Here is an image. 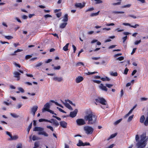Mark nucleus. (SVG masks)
<instances>
[{
	"mask_svg": "<svg viewBox=\"0 0 148 148\" xmlns=\"http://www.w3.org/2000/svg\"><path fill=\"white\" fill-rule=\"evenodd\" d=\"M18 136H17L15 135L13 136H12V137L11 138H10L11 140H15L18 139Z\"/></svg>",
	"mask_w": 148,
	"mask_h": 148,
	"instance_id": "nucleus-33",
	"label": "nucleus"
},
{
	"mask_svg": "<svg viewBox=\"0 0 148 148\" xmlns=\"http://www.w3.org/2000/svg\"><path fill=\"white\" fill-rule=\"evenodd\" d=\"M123 25L125 26H129L131 27L134 28H136L137 27L139 26V25L138 24H135L134 26H133L131 25L130 24L127 23H123Z\"/></svg>",
	"mask_w": 148,
	"mask_h": 148,
	"instance_id": "nucleus-11",
	"label": "nucleus"
},
{
	"mask_svg": "<svg viewBox=\"0 0 148 148\" xmlns=\"http://www.w3.org/2000/svg\"><path fill=\"white\" fill-rule=\"evenodd\" d=\"M146 133V132H143L140 136V139L139 140V136L138 134L136 136L135 140L137 142V144L138 148H143L146 145L147 140L145 139Z\"/></svg>",
	"mask_w": 148,
	"mask_h": 148,
	"instance_id": "nucleus-2",
	"label": "nucleus"
},
{
	"mask_svg": "<svg viewBox=\"0 0 148 148\" xmlns=\"http://www.w3.org/2000/svg\"><path fill=\"white\" fill-rule=\"evenodd\" d=\"M14 77L17 78V80H19L20 79V75L21 74L18 72L15 71L13 73Z\"/></svg>",
	"mask_w": 148,
	"mask_h": 148,
	"instance_id": "nucleus-8",
	"label": "nucleus"
},
{
	"mask_svg": "<svg viewBox=\"0 0 148 148\" xmlns=\"http://www.w3.org/2000/svg\"><path fill=\"white\" fill-rule=\"evenodd\" d=\"M98 73L97 72H95V71L92 72H88L85 73V74H86V75H92V74H94L95 73Z\"/></svg>",
	"mask_w": 148,
	"mask_h": 148,
	"instance_id": "nucleus-32",
	"label": "nucleus"
},
{
	"mask_svg": "<svg viewBox=\"0 0 148 148\" xmlns=\"http://www.w3.org/2000/svg\"><path fill=\"white\" fill-rule=\"evenodd\" d=\"M34 146L36 148L38 147L39 146V144L38 142H36L34 143Z\"/></svg>",
	"mask_w": 148,
	"mask_h": 148,
	"instance_id": "nucleus-62",
	"label": "nucleus"
},
{
	"mask_svg": "<svg viewBox=\"0 0 148 148\" xmlns=\"http://www.w3.org/2000/svg\"><path fill=\"white\" fill-rule=\"evenodd\" d=\"M56 15L57 17L59 18L62 15V14H61V12H59V13H57L56 14Z\"/></svg>",
	"mask_w": 148,
	"mask_h": 148,
	"instance_id": "nucleus-52",
	"label": "nucleus"
},
{
	"mask_svg": "<svg viewBox=\"0 0 148 148\" xmlns=\"http://www.w3.org/2000/svg\"><path fill=\"white\" fill-rule=\"evenodd\" d=\"M53 79L55 81H57L59 82H61L63 79L62 77H55L53 78Z\"/></svg>",
	"mask_w": 148,
	"mask_h": 148,
	"instance_id": "nucleus-17",
	"label": "nucleus"
},
{
	"mask_svg": "<svg viewBox=\"0 0 148 148\" xmlns=\"http://www.w3.org/2000/svg\"><path fill=\"white\" fill-rule=\"evenodd\" d=\"M141 42V40H136L134 42V44L135 45H137Z\"/></svg>",
	"mask_w": 148,
	"mask_h": 148,
	"instance_id": "nucleus-42",
	"label": "nucleus"
},
{
	"mask_svg": "<svg viewBox=\"0 0 148 148\" xmlns=\"http://www.w3.org/2000/svg\"><path fill=\"white\" fill-rule=\"evenodd\" d=\"M22 51V50L18 49L17 50H16V51H14V53L11 54L10 55H11V56L15 55H16L15 53H17V52H21V51Z\"/></svg>",
	"mask_w": 148,
	"mask_h": 148,
	"instance_id": "nucleus-29",
	"label": "nucleus"
},
{
	"mask_svg": "<svg viewBox=\"0 0 148 148\" xmlns=\"http://www.w3.org/2000/svg\"><path fill=\"white\" fill-rule=\"evenodd\" d=\"M32 122L29 125V126L28 127V128L27 129V132L28 134L29 133L30 130L32 128Z\"/></svg>",
	"mask_w": 148,
	"mask_h": 148,
	"instance_id": "nucleus-28",
	"label": "nucleus"
},
{
	"mask_svg": "<svg viewBox=\"0 0 148 148\" xmlns=\"http://www.w3.org/2000/svg\"><path fill=\"white\" fill-rule=\"evenodd\" d=\"M101 79L103 81H109L110 80V79L106 76L104 77H101Z\"/></svg>",
	"mask_w": 148,
	"mask_h": 148,
	"instance_id": "nucleus-19",
	"label": "nucleus"
},
{
	"mask_svg": "<svg viewBox=\"0 0 148 148\" xmlns=\"http://www.w3.org/2000/svg\"><path fill=\"white\" fill-rule=\"evenodd\" d=\"M72 47L73 49V52L74 53H75V51L76 50V48L75 47V46L74 45H72Z\"/></svg>",
	"mask_w": 148,
	"mask_h": 148,
	"instance_id": "nucleus-57",
	"label": "nucleus"
},
{
	"mask_svg": "<svg viewBox=\"0 0 148 148\" xmlns=\"http://www.w3.org/2000/svg\"><path fill=\"white\" fill-rule=\"evenodd\" d=\"M47 127L48 128L50 129V130L52 131H53L54 130L53 127L47 125Z\"/></svg>",
	"mask_w": 148,
	"mask_h": 148,
	"instance_id": "nucleus-45",
	"label": "nucleus"
},
{
	"mask_svg": "<svg viewBox=\"0 0 148 148\" xmlns=\"http://www.w3.org/2000/svg\"><path fill=\"white\" fill-rule=\"evenodd\" d=\"M147 116L146 117V120L144 122V124L146 126H147L148 125V112H147Z\"/></svg>",
	"mask_w": 148,
	"mask_h": 148,
	"instance_id": "nucleus-27",
	"label": "nucleus"
},
{
	"mask_svg": "<svg viewBox=\"0 0 148 148\" xmlns=\"http://www.w3.org/2000/svg\"><path fill=\"white\" fill-rule=\"evenodd\" d=\"M18 90H19L20 92H24V90L21 87H19L18 88Z\"/></svg>",
	"mask_w": 148,
	"mask_h": 148,
	"instance_id": "nucleus-44",
	"label": "nucleus"
},
{
	"mask_svg": "<svg viewBox=\"0 0 148 148\" xmlns=\"http://www.w3.org/2000/svg\"><path fill=\"white\" fill-rule=\"evenodd\" d=\"M127 36H125V37L123 38V42H125V40H126V39L127 38Z\"/></svg>",
	"mask_w": 148,
	"mask_h": 148,
	"instance_id": "nucleus-58",
	"label": "nucleus"
},
{
	"mask_svg": "<svg viewBox=\"0 0 148 148\" xmlns=\"http://www.w3.org/2000/svg\"><path fill=\"white\" fill-rule=\"evenodd\" d=\"M60 126L64 128H66L67 127V123L64 121L60 122Z\"/></svg>",
	"mask_w": 148,
	"mask_h": 148,
	"instance_id": "nucleus-10",
	"label": "nucleus"
},
{
	"mask_svg": "<svg viewBox=\"0 0 148 148\" xmlns=\"http://www.w3.org/2000/svg\"><path fill=\"white\" fill-rule=\"evenodd\" d=\"M106 85L107 87L109 88H110L113 86L112 84H106Z\"/></svg>",
	"mask_w": 148,
	"mask_h": 148,
	"instance_id": "nucleus-54",
	"label": "nucleus"
},
{
	"mask_svg": "<svg viewBox=\"0 0 148 148\" xmlns=\"http://www.w3.org/2000/svg\"><path fill=\"white\" fill-rule=\"evenodd\" d=\"M99 87L101 89L103 90L106 91H107L108 90V89L106 87L104 86L102 84H101Z\"/></svg>",
	"mask_w": 148,
	"mask_h": 148,
	"instance_id": "nucleus-15",
	"label": "nucleus"
},
{
	"mask_svg": "<svg viewBox=\"0 0 148 148\" xmlns=\"http://www.w3.org/2000/svg\"><path fill=\"white\" fill-rule=\"evenodd\" d=\"M44 128L42 127H35L33 129V131H41L44 130Z\"/></svg>",
	"mask_w": 148,
	"mask_h": 148,
	"instance_id": "nucleus-13",
	"label": "nucleus"
},
{
	"mask_svg": "<svg viewBox=\"0 0 148 148\" xmlns=\"http://www.w3.org/2000/svg\"><path fill=\"white\" fill-rule=\"evenodd\" d=\"M85 5V3H83L82 4L81 3H76L75 4V6L77 8H79L82 9L84 7Z\"/></svg>",
	"mask_w": 148,
	"mask_h": 148,
	"instance_id": "nucleus-5",
	"label": "nucleus"
},
{
	"mask_svg": "<svg viewBox=\"0 0 148 148\" xmlns=\"http://www.w3.org/2000/svg\"><path fill=\"white\" fill-rule=\"evenodd\" d=\"M65 106L66 107L68 108L69 109L71 110H72L73 108L72 107H71V106H70V105L68 103H66L65 104Z\"/></svg>",
	"mask_w": 148,
	"mask_h": 148,
	"instance_id": "nucleus-25",
	"label": "nucleus"
},
{
	"mask_svg": "<svg viewBox=\"0 0 148 148\" xmlns=\"http://www.w3.org/2000/svg\"><path fill=\"white\" fill-rule=\"evenodd\" d=\"M52 117L53 118H55L57 119L58 121H60L61 120V119L60 117H59L57 116H55L54 115H53Z\"/></svg>",
	"mask_w": 148,
	"mask_h": 148,
	"instance_id": "nucleus-53",
	"label": "nucleus"
},
{
	"mask_svg": "<svg viewBox=\"0 0 148 148\" xmlns=\"http://www.w3.org/2000/svg\"><path fill=\"white\" fill-rule=\"evenodd\" d=\"M5 37L8 40L11 39L13 38L12 36H5Z\"/></svg>",
	"mask_w": 148,
	"mask_h": 148,
	"instance_id": "nucleus-38",
	"label": "nucleus"
},
{
	"mask_svg": "<svg viewBox=\"0 0 148 148\" xmlns=\"http://www.w3.org/2000/svg\"><path fill=\"white\" fill-rule=\"evenodd\" d=\"M61 68V66H54V70H59Z\"/></svg>",
	"mask_w": 148,
	"mask_h": 148,
	"instance_id": "nucleus-51",
	"label": "nucleus"
},
{
	"mask_svg": "<svg viewBox=\"0 0 148 148\" xmlns=\"http://www.w3.org/2000/svg\"><path fill=\"white\" fill-rule=\"evenodd\" d=\"M55 104L57 106H58L61 107H62V108H63V106L61 104H59L57 102H55Z\"/></svg>",
	"mask_w": 148,
	"mask_h": 148,
	"instance_id": "nucleus-59",
	"label": "nucleus"
},
{
	"mask_svg": "<svg viewBox=\"0 0 148 148\" xmlns=\"http://www.w3.org/2000/svg\"><path fill=\"white\" fill-rule=\"evenodd\" d=\"M6 133L7 135H8L10 138H11L12 137V134L10 133L8 131L6 132Z\"/></svg>",
	"mask_w": 148,
	"mask_h": 148,
	"instance_id": "nucleus-61",
	"label": "nucleus"
},
{
	"mask_svg": "<svg viewBox=\"0 0 148 148\" xmlns=\"http://www.w3.org/2000/svg\"><path fill=\"white\" fill-rule=\"evenodd\" d=\"M100 11H99L98 12L95 13H92L90 14V16L91 17H93L94 16H95L98 15L99 14V12Z\"/></svg>",
	"mask_w": 148,
	"mask_h": 148,
	"instance_id": "nucleus-26",
	"label": "nucleus"
},
{
	"mask_svg": "<svg viewBox=\"0 0 148 148\" xmlns=\"http://www.w3.org/2000/svg\"><path fill=\"white\" fill-rule=\"evenodd\" d=\"M69 43H67L66 45L64 47H63V50L65 51H67V50H68V46H69Z\"/></svg>",
	"mask_w": 148,
	"mask_h": 148,
	"instance_id": "nucleus-22",
	"label": "nucleus"
},
{
	"mask_svg": "<svg viewBox=\"0 0 148 148\" xmlns=\"http://www.w3.org/2000/svg\"><path fill=\"white\" fill-rule=\"evenodd\" d=\"M81 65L83 66H84V63L83 62H78L76 64V66H80Z\"/></svg>",
	"mask_w": 148,
	"mask_h": 148,
	"instance_id": "nucleus-36",
	"label": "nucleus"
},
{
	"mask_svg": "<svg viewBox=\"0 0 148 148\" xmlns=\"http://www.w3.org/2000/svg\"><path fill=\"white\" fill-rule=\"evenodd\" d=\"M86 115L84 116V119H77L76 121L77 124L79 126L84 125L86 124L85 121H88V124L92 125L95 123L96 121L97 117L91 110L87 109L85 112Z\"/></svg>",
	"mask_w": 148,
	"mask_h": 148,
	"instance_id": "nucleus-1",
	"label": "nucleus"
},
{
	"mask_svg": "<svg viewBox=\"0 0 148 148\" xmlns=\"http://www.w3.org/2000/svg\"><path fill=\"white\" fill-rule=\"evenodd\" d=\"M117 1H119V2H118L117 3H113V5H120L121 3V0H117Z\"/></svg>",
	"mask_w": 148,
	"mask_h": 148,
	"instance_id": "nucleus-41",
	"label": "nucleus"
},
{
	"mask_svg": "<svg viewBox=\"0 0 148 148\" xmlns=\"http://www.w3.org/2000/svg\"><path fill=\"white\" fill-rule=\"evenodd\" d=\"M124 59V58L123 56H121L119 57H118L117 58V60H119V61H121L123 60Z\"/></svg>",
	"mask_w": 148,
	"mask_h": 148,
	"instance_id": "nucleus-48",
	"label": "nucleus"
},
{
	"mask_svg": "<svg viewBox=\"0 0 148 148\" xmlns=\"http://www.w3.org/2000/svg\"><path fill=\"white\" fill-rule=\"evenodd\" d=\"M45 18H47L48 17H52L51 15L49 14H46L44 16Z\"/></svg>",
	"mask_w": 148,
	"mask_h": 148,
	"instance_id": "nucleus-64",
	"label": "nucleus"
},
{
	"mask_svg": "<svg viewBox=\"0 0 148 148\" xmlns=\"http://www.w3.org/2000/svg\"><path fill=\"white\" fill-rule=\"evenodd\" d=\"M129 71V70L127 68H126L125 69L124 71V74L125 75H126L127 74L128 72Z\"/></svg>",
	"mask_w": 148,
	"mask_h": 148,
	"instance_id": "nucleus-55",
	"label": "nucleus"
},
{
	"mask_svg": "<svg viewBox=\"0 0 148 148\" xmlns=\"http://www.w3.org/2000/svg\"><path fill=\"white\" fill-rule=\"evenodd\" d=\"M57 108L58 109V110L61 112H62L63 113H66V112L63 110L62 109H61L60 108H59L58 107H57Z\"/></svg>",
	"mask_w": 148,
	"mask_h": 148,
	"instance_id": "nucleus-40",
	"label": "nucleus"
},
{
	"mask_svg": "<svg viewBox=\"0 0 148 148\" xmlns=\"http://www.w3.org/2000/svg\"><path fill=\"white\" fill-rule=\"evenodd\" d=\"M113 13L115 14H123L124 13V12L122 11H113Z\"/></svg>",
	"mask_w": 148,
	"mask_h": 148,
	"instance_id": "nucleus-37",
	"label": "nucleus"
},
{
	"mask_svg": "<svg viewBox=\"0 0 148 148\" xmlns=\"http://www.w3.org/2000/svg\"><path fill=\"white\" fill-rule=\"evenodd\" d=\"M84 130L86 131V133L87 134H91L93 131V129L91 127L86 126L84 128Z\"/></svg>",
	"mask_w": 148,
	"mask_h": 148,
	"instance_id": "nucleus-4",
	"label": "nucleus"
},
{
	"mask_svg": "<svg viewBox=\"0 0 148 148\" xmlns=\"http://www.w3.org/2000/svg\"><path fill=\"white\" fill-rule=\"evenodd\" d=\"M78 112V110L77 109H75L74 111L71 112L70 114V116L72 118H74L75 117Z\"/></svg>",
	"mask_w": 148,
	"mask_h": 148,
	"instance_id": "nucleus-7",
	"label": "nucleus"
},
{
	"mask_svg": "<svg viewBox=\"0 0 148 148\" xmlns=\"http://www.w3.org/2000/svg\"><path fill=\"white\" fill-rule=\"evenodd\" d=\"M95 101L97 103H100L103 105H106V100L102 97H98L96 99Z\"/></svg>",
	"mask_w": 148,
	"mask_h": 148,
	"instance_id": "nucleus-3",
	"label": "nucleus"
},
{
	"mask_svg": "<svg viewBox=\"0 0 148 148\" xmlns=\"http://www.w3.org/2000/svg\"><path fill=\"white\" fill-rule=\"evenodd\" d=\"M50 121L52 122V123H53L55 126L57 127L59 125V123L56 120L52 119Z\"/></svg>",
	"mask_w": 148,
	"mask_h": 148,
	"instance_id": "nucleus-14",
	"label": "nucleus"
},
{
	"mask_svg": "<svg viewBox=\"0 0 148 148\" xmlns=\"http://www.w3.org/2000/svg\"><path fill=\"white\" fill-rule=\"evenodd\" d=\"M38 107L37 106H34L32 108V112L34 116L37 110Z\"/></svg>",
	"mask_w": 148,
	"mask_h": 148,
	"instance_id": "nucleus-12",
	"label": "nucleus"
},
{
	"mask_svg": "<svg viewBox=\"0 0 148 148\" xmlns=\"http://www.w3.org/2000/svg\"><path fill=\"white\" fill-rule=\"evenodd\" d=\"M44 108L42 109V112H44L45 111H47L50 108V104L48 103H46L44 106Z\"/></svg>",
	"mask_w": 148,
	"mask_h": 148,
	"instance_id": "nucleus-6",
	"label": "nucleus"
},
{
	"mask_svg": "<svg viewBox=\"0 0 148 148\" xmlns=\"http://www.w3.org/2000/svg\"><path fill=\"white\" fill-rule=\"evenodd\" d=\"M68 14H65L64 16V18L62 20V21L64 22L67 21L68 20Z\"/></svg>",
	"mask_w": 148,
	"mask_h": 148,
	"instance_id": "nucleus-21",
	"label": "nucleus"
},
{
	"mask_svg": "<svg viewBox=\"0 0 148 148\" xmlns=\"http://www.w3.org/2000/svg\"><path fill=\"white\" fill-rule=\"evenodd\" d=\"M117 134V133H114V134H112L110 136V137H109V139H110L112 138H114L116 136Z\"/></svg>",
	"mask_w": 148,
	"mask_h": 148,
	"instance_id": "nucleus-35",
	"label": "nucleus"
},
{
	"mask_svg": "<svg viewBox=\"0 0 148 148\" xmlns=\"http://www.w3.org/2000/svg\"><path fill=\"white\" fill-rule=\"evenodd\" d=\"M84 78L82 77L79 76L75 79V81L77 83H79L82 81Z\"/></svg>",
	"mask_w": 148,
	"mask_h": 148,
	"instance_id": "nucleus-9",
	"label": "nucleus"
},
{
	"mask_svg": "<svg viewBox=\"0 0 148 148\" xmlns=\"http://www.w3.org/2000/svg\"><path fill=\"white\" fill-rule=\"evenodd\" d=\"M94 9L93 8H90L87 9L86 11V12H88V11H91L94 10Z\"/></svg>",
	"mask_w": 148,
	"mask_h": 148,
	"instance_id": "nucleus-46",
	"label": "nucleus"
},
{
	"mask_svg": "<svg viewBox=\"0 0 148 148\" xmlns=\"http://www.w3.org/2000/svg\"><path fill=\"white\" fill-rule=\"evenodd\" d=\"M137 72V70H134L132 73V75H134Z\"/></svg>",
	"mask_w": 148,
	"mask_h": 148,
	"instance_id": "nucleus-63",
	"label": "nucleus"
},
{
	"mask_svg": "<svg viewBox=\"0 0 148 148\" xmlns=\"http://www.w3.org/2000/svg\"><path fill=\"white\" fill-rule=\"evenodd\" d=\"M110 75L112 76H116L118 75V73L116 72L114 73L113 72H111L110 73Z\"/></svg>",
	"mask_w": 148,
	"mask_h": 148,
	"instance_id": "nucleus-30",
	"label": "nucleus"
},
{
	"mask_svg": "<svg viewBox=\"0 0 148 148\" xmlns=\"http://www.w3.org/2000/svg\"><path fill=\"white\" fill-rule=\"evenodd\" d=\"M134 116V115H132L130 116L128 119L127 121L128 122H130V121L133 118Z\"/></svg>",
	"mask_w": 148,
	"mask_h": 148,
	"instance_id": "nucleus-34",
	"label": "nucleus"
},
{
	"mask_svg": "<svg viewBox=\"0 0 148 148\" xmlns=\"http://www.w3.org/2000/svg\"><path fill=\"white\" fill-rule=\"evenodd\" d=\"M38 134L39 135H44L45 136H48V134L43 131L39 132L38 133Z\"/></svg>",
	"mask_w": 148,
	"mask_h": 148,
	"instance_id": "nucleus-16",
	"label": "nucleus"
},
{
	"mask_svg": "<svg viewBox=\"0 0 148 148\" xmlns=\"http://www.w3.org/2000/svg\"><path fill=\"white\" fill-rule=\"evenodd\" d=\"M32 56L30 55H27L25 56V58L26 60H28L29 58H30Z\"/></svg>",
	"mask_w": 148,
	"mask_h": 148,
	"instance_id": "nucleus-50",
	"label": "nucleus"
},
{
	"mask_svg": "<svg viewBox=\"0 0 148 148\" xmlns=\"http://www.w3.org/2000/svg\"><path fill=\"white\" fill-rule=\"evenodd\" d=\"M93 81L95 83H96L97 84H100L101 83V82L100 81H99V80H93Z\"/></svg>",
	"mask_w": 148,
	"mask_h": 148,
	"instance_id": "nucleus-47",
	"label": "nucleus"
},
{
	"mask_svg": "<svg viewBox=\"0 0 148 148\" xmlns=\"http://www.w3.org/2000/svg\"><path fill=\"white\" fill-rule=\"evenodd\" d=\"M84 143H83L82 141L80 140H79L78 143L77 144V146L79 147H80L81 146H83Z\"/></svg>",
	"mask_w": 148,
	"mask_h": 148,
	"instance_id": "nucleus-23",
	"label": "nucleus"
},
{
	"mask_svg": "<svg viewBox=\"0 0 148 148\" xmlns=\"http://www.w3.org/2000/svg\"><path fill=\"white\" fill-rule=\"evenodd\" d=\"M131 5V4H129L125 5H124L122 6V8H129Z\"/></svg>",
	"mask_w": 148,
	"mask_h": 148,
	"instance_id": "nucleus-39",
	"label": "nucleus"
},
{
	"mask_svg": "<svg viewBox=\"0 0 148 148\" xmlns=\"http://www.w3.org/2000/svg\"><path fill=\"white\" fill-rule=\"evenodd\" d=\"M145 119V117L143 115L141 116L140 120V122L141 123H144Z\"/></svg>",
	"mask_w": 148,
	"mask_h": 148,
	"instance_id": "nucleus-24",
	"label": "nucleus"
},
{
	"mask_svg": "<svg viewBox=\"0 0 148 148\" xmlns=\"http://www.w3.org/2000/svg\"><path fill=\"white\" fill-rule=\"evenodd\" d=\"M122 120V119H120L117 120L115 122V125L118 124Z\"/></svg>",
	"mask_w": 148,
	"mask_h": 148,
	"instance_id": "nucleus-49",
	"label": "nucleus"
},
{
	"mask_svg": "<svg viewBox=\"0 0 148 148\" xmlns=\"http://www.w3.org/2000/svg\"><path fill=\"white\" fill-rule=\"evenodd\" d=\"M10 115L12 116L14 118H17L19 117V116L17 115L15 113H11Z\"/></svg>",
	"mask_w": 148,
	"mask_h": 148,
	"instance_id": "nucleus-31",
	"label": "nucleus"
},
{
	"mask_svg": "<svg viewBox=\"0 0 148 148\" xmlns=\"http://www.w3.org/2000/svg\"><path fill=\"white\" fill-rule=\"evenodd\" d=\"M43 63L42 62H40V63L37 64L35 65V67H37L41 66L42 64Z\"/></svg>",
	"mask_w": 148,
	"mask_h": 148,
	"instance_id": "nucleus-43",
	"label": "nucleus"
},
{
	"mask_svg": "<svg viewBox=\"0 0 148 148\" xmlns=\"http://www.w3.org/2000/svg\"><path fill=\"white\" fill-rule=\"evenodd\" d=\"M39 122H42L43 121H45L48 122L49 123H52V122L51 121L47 119H40L39 120Z\"/></svg>",
	"mask_w": 148,
	"mask_h": 148,
	"instance_id": "nucleus-18",
	"label": "nucleus"
},
{
	"mask_svg": "<svg viewBox=\"0 0 148 148\" xmlns=\"http://www.w3.org/2000/svg\"><path fill=\"white\" fill-rule=\"evenodd\" d=\"M32 139L34 141L35 140H37L38 138L35 135H34L32 137Z\"/></svg>",
	"mask_w": 148,
	"mask_h": 148,
	"instance_id": "nucleus-56",
	"label": "nucleus"
},
{
	"mask_svg": "<svg viewBox=\"0 0 148 148\" xmlns=\"http://www.w3.org/2000/svg\"><path fill=\"white\" fill-rule=\"evenodd\" d=\"M136 48H134L133 49L132 52L131 53V55H133L135 52L136 50Z\"/></svg>",
	"mask_w": 148,
	"mask_h": 148,
	"instance_id": "nucleus-60",
	"label": "nucleus"
},
{
	"mask_svg": "<svg viewBox=\"0 0 148 148\" xmlns=\"http://www.w3.org/2000/svg\"><path fill=\"white\" fill-rule=\"evenodd\" d=\"M67 24V23H61L60 26V27L61 29L64 28Z\"/></svg>",
	"mask_w": 148,
	"mask_h": 148,
	"instance_id": "nucleus-20",
	"label": "nucleus"
}]
</instances>
